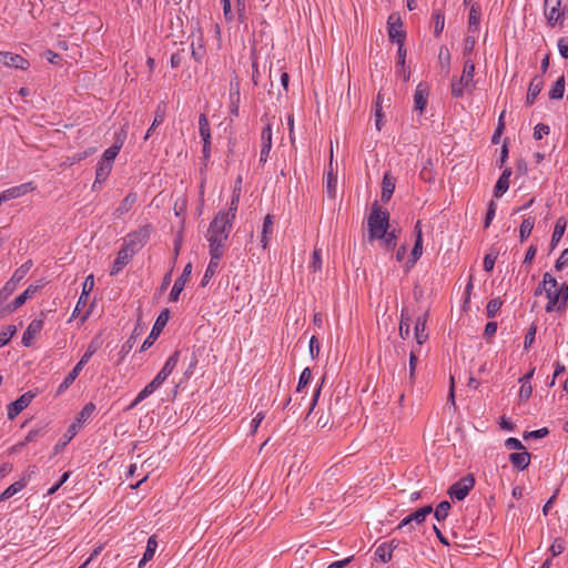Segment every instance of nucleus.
I'll use <instances>...</instances> for the list:
<instances>
[{
  "label": "nucleus",
  "instance_id": "nucleus-43",
  "mask_svg": "<svg viewBox=\"0 0 568 568\" xmlns=\"http://www.w3.org/2000/svg\"><path fill=\"white\" fill-rule=\"evenodd\" d=\"M452 508V505L448 500H443L438 504V506L436 507V509L434 510L433 509V513H434V517L438 520V521H442V520H445L448 516V511L449 509Z\"/></svg>",
  "mask_w": 568,
  "mask_h": 568
},
{
  "label": "nucleus",
  "instance_id": "nucleus-23",
  "mask_svg": "<svg viewBox=\"0 0 568 568\" xmlns=\"http://www.w3.org/2000/svg\"><path fill=\"white\" fill-rule=\"evenodd\" d=\"M531 455L527 452L511 453L509 460L518 470H525L530 464Z\"/></svg>",
  "mask_w": 568,
  "mask_h": 568
},
{
  "label": "nucleus",
  "instance_id": "nucleus-15",
  "mask_svg": "<svg viewBox=\"0 0 568 568\" xmlns=\"http://www.w3.org/2000/svg\"><path fill=\"white\" fill-rule=\"evenodd\" d=\"M429 90L427 84L420 82L417 84L414 93V110L423 113L427 106Z\"/></svg>",
  "mask_w": 568,
  "mask_h": 568
},
{
  "label": "nucleus",
  "instance_id": "nucleus-46",
  "mask_svg": "<svg viewBox=\"0 0 568 568\" xmlns=\"http://www.w3.org/2000/svg\"><path fill=\"white\" fill-rule=\"evenodd\" d=\"M95 408L97 407L92 402L85 404L77 416V423L80 424L87 422L93 415Z\"/></svg>",
  "mask_w": 568,
  "mask_h": 568
},
{
  "label": "nucleus",
  "instance_id": "nucleus-49",
  "mask_svg": "<svg viewBox=\"0 0 568 568\" xmlns=\"http://www.w3.org/2000/svg\"><path fill=\"white\" fill-rule=\"evenodd\" d=\"M503 305L499 297L491 298L486 306V315L488 318H494Z\"/></svg>",
  "mask_w": 568,
  "mask_h": 568
},
{
  "label": "nucleus",
  "instance_id": "nucleus-18",
  "mask_svg": "<svg viewBox=\"0 0 568 568\" xmlns=\"http://www.w3.org/2000/svg\"><path fill=\"white\" fill-rule=\"evenodd\" d=\"M36 189L32 182H27L17 186H12L2 192V197H4L6 202L18 199L29 192H32Z\"/></svg>",
  "mask_w": 568,
  "mask_h": 568
},
{
  "label": "nucleus",
  "instance_id": "nucleus-36",
  "mask_svg": "<svg viewBox=\"0 0 568 568\" xmlns=\"http://www.w3.org/2000/svg\"><path fill=\"white\" fill-rule=\"evenodd\" d=\"M158 548V541L154 536H151L148 539L146 548L143 554V558L139 562V568L143 567L149 560H151L155 554Z\"/></svg>",
  "mask_w": 568,
  "mask_h": 568
},
{
  "label": "nucleus",
  "instance_id": "nucleus-38",
  "mask_svg": "<svg viewBox=\"0 0 568 568\" xmlns=\"http://www.w3.org/2000/svg\"><path fill=\"white\" fill-rule=\"evenodd\" d=\"M432 513V505H426L410 513L409 516L413 523H415L416 525H422L426 520L427 516H429Z\"/></svg>",
  "mask_w": 568,
  "mask_h": 568
},
{
  "label": "nucleus",
  "instance_id": "nucleus-41",
  "mask_svg": "<svg viewBox=\"0 0 568 568\" xmlns=\"http://www.w3.org/2000/svg\"><path fill=\"white\" fill-rule=\"evenodd\" d=\"M240 195H241V187L235 186L231 202H230L229 210L224 211V214H226L227 217L232 219L233 221H234L236 212H237Z\"/></svg>",
  "mask_w": 568,
  "mask_h": 568
},
{
  "label": "nucleus",
  "instance_id": "nucleus-39",
  "mask_svg": "<svg viewBox=\"0 0 568 568\" xmlns=\"http://www.w3.org/2000/svg\"><path fill=\"white\" fill-rule=\"evenodd\" d=\"M564 93H565V77L561 75L555 81L548 95H549V99H551V100H559V99H562Z\"/></svg>",
  "mask_w": 568,
  "mask_h": 568
},
{
  "label": "nucleus",
  "instance_id": "nucleus-24",
  "mask_svg": "<svg viewBox=\"0 0 568 568\" xmlns=\"http://www.w3.org/2000/svg\"><path fill=\"white\" fill-rule=\"evenodd\" d=\"M426 322L427 313H425L422 316H418L415 322V338L418 345H422L428 338V334L426 333Z\"/></svg>",
  "mask_w": 568,
  "mask_h": 568
},
{
  "label": "nucleus",
  "instance_id": "nucleus-55",
  "mask_svg": "<svg viewBox=\"0 0 568 568\" xmlns=\"http://www.w3.org/2000/svg\"><path fill=\"white\" fill-rule=\"evenodd\" d=\"M204 54L205 48L201 42L197 45L194 42L191 43V55L196 62H202Z\"/></svg>",
  "mask_w": 568,
  "mask_h": 568
},
{
  "label": "nucleus",
  "instance_id": "nucleus-52",
  "mask_svg": "<svg viewBox=\"0 0 568 568\" xmlns=\"http://www.w3.org/2000/svg\"><path fill=\"white\" fill-rule=\"evenodd\" d=\"M337 178L332 172L326 178V193L328 197L335 199L336 196Z\"/></svg>",
  "mask_w": 568,
  "mask_h": 568
},
{
  "label": "nucleus",
  "instance_id": "nucleus-9",
  "mask_svg": "<svg viewBox=\"0 0 568 568\" xmlns=\"http://www.w3.org/2000/svg\"><path fill=\"white\" fill-rule=\"evenodd\" d=\"M169 320H170V311L168 308H164L158 316V318L151 329V333L143 342L141 349H140L141 352L146 351L149 347H151L153 345V343L156 341V338L159 337V335L165 327Z\"/></svg>",
  "mask_w": 568,
  "mask_h": 568
},
{
  "label": "nucleus",
  "instance_id": "nucleus-22",
  "mask_svg": "<svg viewBox=\"0 0 568 568\" xmlns=\"http://www.w3.org/2000/svg\"><path fill=\"white\" fill-rule=\"evenodd\" d=\"M480 6L475 2L470 6L469 16H468V32L475 33L479 29L480 23Z\"/></svg>",
  "mask_w": 568,
  "mask_h": 568
},
{
  "label": "nucleus",
  "instance_id": "nucleus-11",
  "mask_svg": "<svg viewBox=\"0 0 568 568\" xmlns=\"http://www.w3.org/2000/svg\"><path fill=\"white\" fill-rule=\"evenodd\" d=\"M36 397V393L29 390L22 394L18 399L8 405V418L14 419L23 409H26L32 399Z\"/></svg>",
  "mask_w": 568,
  "mask_h": 568
},
{
  "label": "nucleus",
  "instance_id": "nucleus-45",
  "mask_svg": "<svg viewBox=\"0 0 568 568\" xmlns=\"http://www.w3.org/2000/svg\"><path fill=\"white\" fill-rule=\"evenodd\" d=\"M32 261L28 260L26 263H23L19 268L14 271L13 275L11 276V280H13L17 284L21 282L32 267Z\"/></svg>",
  "mask_w": 568,
  "mask_h": 568
},
{
  "label": "nucleus",
  "instance_id": "nucleus-17",
  "mask_svg": "<svg viewBox=\"0 0 568 568\" xmlns=\"http://www.w3.org/2000/svg\"><path fill=\"white\" fill-rule=\"evenodd\" d=\"M43 321L40 318H34L31 321V323L28 325L27 329L24 331L22 335L21 343L23 346L29 347L32 344V341L34 339L36 335L41 332L43 328Z\"/></svg>",
  "mask_w": 568,
  "mask_h": 568
},
{
  "label": "nucleus",
  "instance_id": "nucleus-37",
  "mask_svg": "<svg viewBox=\"0 0 568 568\" xmlns=\"http://www.w3.org/2000/svg\"><path fill=\"white\" fill-rule=\"evenodd\" d=\"M136 202V194L129 193L120 203L118 209L115 210V214L118 217L122 216L123 214L128 213L134 203Z\"/></svg>",
  "mask_w": 568,
  "mask_h": 568
},
{
  "label": "nucleus",
  "instance_id": "nucleus-56",
  "mask_svg": "<svg viewBox=\"0 0 568 568\" xmlns=\"http://www.w3.org/2000/svg\"><path fill=\"white\" fill-rule=\"evenodd\" d=\"M180 357V352L175 351L165 362L164 366L162 367L163 371L172 374L173 369L175 368Z\"/></svg>",
  "mask_w": 568,
  "mask_h": 568
},
{
  "label": "nucleus",
  "instance_id": "nucleus-12",
  "mask_svg": "<svg viewBox=\"0 0 568 568\" xmlns=\"http://www.w3.org/2000/svg\"><path fill=\"white\" fill-rule=\"evenodd\" d=\"M0 63L20 70H27L30 67V62L22 55L12 52L0 51Z\"/></svg>",
  "mask_w": 568,
  "mask_h": 568
},
{
  "label": "nucleus",
  "instance_id": "nucleus-47",
  "mask_svg": "<svg viewBox=\"0 0 568 568\" xmlns=\"http://www.w3.org/2000/svg\"><path fill=\"white\" fill-rule=\"evenodd\" d=\"M375 556L382 562H388L392 559V548L386 542H383L376 548Z\"/></svg>",
  "mask_w": 568,
  "mask_h": 568
},
{
  "label": "nucleus",
  "instance_id": "nucleus-42",
  "mask_svg": "<svg viewBox=\"0 0 568 568\" xmlns=\"http://www.w3.org/2000/svg\"><path fill=\"white\" fill-rule=\"evenodd\" d=\"M534 225H535V217L528 216V217L524 219V221L519 227L520 242L526 241L530 236Z\"/></svg>",
  "mask_w": 568,
  "mask_h": 568
},
{
  "label": "nucleus",
  "instance_id": "nucleus-44",
  "mask_svg": "<svg viewBox=\"0 0 568 568\" xmlns=\"http://www.w3.org/2000/svg\"><path fill=\"white\" fill-rule=\"evenodd\" d=\"M382 102H383V95H382V92L379 91L378 94H377V98H376V101H375V126L377 129V131H381L382 130V126H383V111H382Z\"/></svg>",
  "mask_w": 568,
  "mask_h": 568
},
{
  "label": "nucleus",
  "instance_id": "nucleus-4",
  "mask_svg": "<svg viewBox=\"0 0 568 568\" xmlns=\"http://www.w3.org/2000/svg\"><path fill=\"white\" fill-rule=\"evenodd\" d=\"M95 352L97 347L90 344L85 353L82 355L81 359L78 362V364L72 368V371L65 376L63 382L59 385L57 389V395H61L73 384V382L77 379L80 372L82 371L83 366L90 361V358L93 356Z\"/></svg>",
  "mask_w": 568,
  "mask_h": 568
},
{
  "label": "nucleus",
  "instance_id": "nucleus-57",
  "mask_svg": "<svg viewBox=\"0 0 568 568\" xmlns=\"http://www.w3.org/2000/svg\"><path fill=\"white\" fill-rule=\"evenodd\" d=\"M312 379V371L311 368L306 367L303 369V372L300 375L298 384H297V392H301Z\"/></svg>",
  "mask_w": 568,
  "mask_h": 568
},
{
  "label": "nucleus",
  "instance_id": "nucleus-35",
  "mask_svg": "<svg viewBox=\"0 0 568 568\" xmlns=\"http://www.w3.org/2000/svg\"><path fill=\"white\" fill-rule=\"evenodd\" d=\"M434 36L439 37L445 27V14L442 9H433Z\"/></svg>",
  "mask_w": 568,
  "mask_h": 568
},
{
  "label": "nucleus",
  "instance_id": "nucleus-50",
  "mask_svg": "<svg viewBox=\"0 0 568 568\" xmlns=\"http://www.w3.org/2000/svg\"><path fill=\"white\" fill-rule=\"evenodd\" d=\"M308 267L313 272H318L322 270V250L321 248H317V247L314 248Z\"/></svg>",
  "mask_w": 568,
  "mask_h": 568
},
{
  "label": "nucleus",
  "instance_id": "nucleus-30",
  "mask_svg": "<svg viewBox=\"0 0 568 568\" xmlns=\"http://www.w3.org/2000/svg\"><path fill=\"white\" fill-rule=\"evenodd\" d=\"M397 231L393 229L392 231H385V234L381 237H375V240L382 241V246L387 251H393L397 244Z\"/></svg>",
  "mask_w": 568,
  "mask_h": 568
},
{
  "label": "nucleus",
  "instance_id": "nucleus-10",
  "mask_svg": "<svg viewBox=\"0 0 568 568\" xmlns=\"http://www.w3.org/2000/svg\"><path fill=\"white\" fill-rule=\"evenodd\" d=\"M402 20L397 13H392L387 20L388 38L390 41L399 43L405 42L406 33L402 29Z\"/></svg>",
  "mask_w": 568,
  "mask_h": 568
},
{
  "label": "nucleus",
  "instance_id": "nucleus-1",
  "mask_svg": "<svg viewBox=\"0 0 568 568\" xmlns=\"http://www.w3.org/2000/svg\"><path fill=\"white\" fill-rule=\"evenodd\" d=\"M232 225L233 220L227 217L224 211L217 212L207 230L206 239L209 241L210 251L223 253Z\"/></svg>",
  "mask_w": 568,
  "mask_h": 568
},
{
  "label": "nucleus",
  "instance_id": "nucleus-54",
  "mask_svg": "<svg viewBox=\"0 0 568 568\" xmlns=\"http://www.w3.org/2000/svg\"><path fill=\"white\" fill-rule=\"evenodd\" d=\"M509 189V181L499 176L494 189V196L500 197Z\"/></svg>",
  "mask_w": 568,
  "mask_h": 568
},
{
  "label": "nucleus",
  "instance_id": "nucleus-33",
  "mask_svg": "<svg viewBox=\"0 0 568 568\" xmlns=\"http://www.w3.org/2000/svg\"><path fill=\"white\" fill-rule=\"evenodd\" d=\"M17 288V283L13 281V280H9L4 285L3 287L0 290V310H2V307H6V305H3V303L8 300V297L16 291ZM8 314L7 312L4 311H0V315H6Z\"/></svg>",
  "mask_w": 568,
  "mask_h": 568
},
{
  "label": "nucleus",
  "instance_id": "nucleus-25",
  "mask_svg": "<svg viewBox=\"0 0 568 568\" xmlns=\"http://www.w3.org/2000/svg\"><path fill=\"white\" fill-rule=\"evenodd\" d=\"M112 166L113 165L108 164V163L102 162V161L98 162L97 170H95V180H94L93 185H92L93 190L97 189L98 184H102L108 179V176L111 173Z\"/></svg>",
  "mask_w": 568,
  "mask_h": 568
},
{
  "label": "nucleus",
  "instance_id": "nucleus-53",
  "mask_svg": "<svg viewBox=\"0 0 568 568\" xmlns=\"http://www.w3.org/2000/svg\"><path fill=\"white\" fill-rule=\"evenodd\" d=\"M16 332L17 328L13 325H9L6 327V329L0 332V347L7 345L12 338V336L16 334Z\"/></svg>",
  "mask_w": 568,
  "mask_h": 568
},
{
  "label": "nucleus",
  "instance_id": "nucleus-3",
  "mask_svg": "<svg viewBox=\"0 0 568 568\" xmlns=\"http://www.w3.org/2000/svg\"><path fill=\"white\" fill-rule=\"evenodd\" d=\"M368 225V237L369 241H374L375 237H381L385 234V231L389 229V213L375 203L372 206V212L367 220Z\"/></svg>",
  "mask_w": 568,
  "mask_h": 568
},
{
  "label": "nucleus",
  "instance_id": "nucleus-7",
  "mask_svg": "<svg viewBox=\"0 0 568 568\" xmlns=\"http://www.w3.org/2000/svg\"><path fill=\"white\" fill-rule=\"evenodd\" d=\"M474 486L475 478L473 475H467L454 483L447 493L453 499L464 500Z\"/></svg>",
  "mask_w": 568,
  "mask_h": 568
},
{
  "label": "nucleus",
  "instance_id": "nucleus-31",
  "mask_svg": "<svg viewBox=\"0 0 568 568\" xmlns=\"http://www.w3.org/2000/svg\"><path fill=\"white\" fill-rule=\"evenodd\" d=\"M164 118H165V106L163 103H160L156 109H155V115H154V120L151 124V126L149 128V130L146 131V134L144 136V140H148L151 134L153 133V131L163 123L164 121Z\"/></svg>",
  "mask_w": 568,
  "mask_h": 568
},
{
  "label": "nucleus",
  "instance_id": "nucleus-13",
  "mask_svg": "<svg viewBox=\"0 0 568 568\" xmlns=\"http://www.w3.org/2000/svg\"><path fill=\"white\" fill-rule=\"evenodd\" d=\"M191 272H192V264L187 263L184 266V270H183L182 274L180 275V277H178L173 284V287L170 293L171 302H176L179 300L180 294L184 290L185 283L189 281Z\"/></svg>",
  "mask_w": 568,
  "mask_h": 568
},
{
  "label": "nucleus",
  "instance_id": "nucleus-62",
  "mask_svg": "<svg viewBox=\"0 0 568 568\" xmlns=\"http://www.w3.org/2000/svg\"><path fill=\"white\" fill-rule=\"evenodd\" d=\"M496 260H497V253L490 252V253L486 254L484 257V261H483L484 270L486 272H491L494 270Z\"/></svg>",
  "mask_w": 568,
  "mask_h": 568
},
{
  "label": "nucleus",
  "instance_id": "nucleus-21",
  "mask_svg": "<svg viewBox=\"0 0 568 568\" xmlns=\"http://www.w3.org/2000/svg\"><path fill=\"white\" fill-rule=\"evenodd\" d=\"M143 333V327L141 326L140 324V317L138 318V323L131 334V336L124 342V344L122 345L121 347V351H120V355H121V358L123 359L129 353L130 351L133 348V346L135 345V342H136V338Z\"/></svg>",
  "mask_w": 568,
  "mask_h": 568
},
{
  "label": "nucleus",
  "instance_id": "nucleus-14",
  "mask_svg": "<svg viewBox=\"0 0 568 568\" xmlns=\"http://www.w3.org/2000/svg\"><path fill=\"white\" fill-rule=\"evenodd\" d=\"M261 141L260 163L264 164L266 163L272 149V125L270 123L263 128L261 132Z\"/></svg>",
  "mask_w": 568,
  "mask_h": 568
},
{
  "label": "nucleus",
  "instance_id": "nucleus-48",
  "mask_svg": "<svg viewBox=\"0 0 568 568\" xmlns=\"http://www.w3.org/2000/svg\"><path fill=\"white\" fill-rule=\"evenodd\" d=\"M410 332V320L406 315L405 311H402L400 314V323H399V335L403 339H406L409 336Z\"/></svg>",
  "mask_w": 568,
  "mask_h": 568
},
{
  "label": "nucleus",
  "instance_id": "nucleus-61",
  "mask_svg": "<svg viewBox=\"0 0 568 568\" xmlns=\"http://www.w3.org/2000/svg\"><path fill=\"white\" fill-rule=\"evenodd\" d=\"M541 285L545 291L547 288L557 290L558 282L549 272H546L542 276Z\"/></svg>",
  "mask_w": 568,
  "mask_h": 568
},
{
  "label": "nucleus",
  "instance_id": "nucleus-8",
  "mask_svg": "<svg viewBox=\"0 0 568 568\" xmlns=\"http://www.w3.org/2000/svg\"><path fill=\"white\" fill-rule=\"evenodd\" d=\"M44 287L43 280L38 281L34 284H30L20 295H18L12 303L7 304L6 307H2L1 311H4L7 313H12L19 307H21L27 300L33 297V295Z\"/></svg>",
  "mask_w": 568,
  "mask_h": 568
},
{
  "label": "nucleus",
  "instance_id": "nucleus-26",
  "mask_svg": "<svg viewBox=\"0 0 568 568\" xmlns=\"http://www.w3.org/2000/svg\"><path fill=\"white\" fill-rule=\"evenodd\" d=\"M395 191V178L389 173H385L383 178L382 195L383 202H388Z\"/></svg>",
  "mask_w": 568,
  "mask_h": 568
},
{
  "label": "nucleus",
  "instance_id": "nucleus-40",
  "mask_svg": "<svg viewBox=\"0 0 568 568\" xmlns=\"http://www.w3.org/2000/svg\"><path fill=\"white\" fill-rule=\"evenodd\" d=\"M121 148H122V142L116 141L112 146L108 148L103 152L100 161L113 165V161L116 158V155L119 154Z\"/></svg>",
  "mask_w": 568,
  "mask_h": 568
},
{
  "label": "nucleus",
  "instance_id": "nucleus-2",
  "mask_svg": "<svg viewBox=\"0 0 568 568\" xmlns=\"http://www.w3.org/2000/svg\"><path fill=\"white\" fill-rule=\"evenodd\" d=\"M475 77V62L473 58H467L464 61L462 75L452 80V95L454 98H463L465 91L471 92L476 88Z\"/></svg>",
  "mask_w": 568,
  "mask_h": 568
},
{
  "label": "nucleus",
  "instance_id": "nucleus-20",
  "mask_svg": "<svg viewBox=\"0 0 568 568\" xmlns=\"http://www.w3.org/2000/svg\"><path fill=\"white\" fill-rule=\"evenodd\" d=\"M544 88V79L541 75H536L531 79L527 95H526V105L530 106L535 103L537 97L541 92Z\"/></svg>",
  "mask_w": 568,
  "mask_h": 568
},
{
  "label": "nucleus",
  "instance_id": "nucleus-34",
  "mask_svg": "<svg viewBox=\"0 0 568 568\" xmlns=\"http://www.w3.org/2000/svg\"><path fill=\"white\" fill-rule=\"evenodd\" d=\"M423 254V239L418 236L415 239V243L410 253L408 261L406 262V267L409 270L415 265V263L420 258Z\"/></svg>",
  "mask_w": 568,
  "mask_h": 568
},
{
  "label": "nucleus",
  "instance_id": "nucleus-29",
  "mask_svg": "<svg viewBox=\"0 0 568 568\" xmlns=\"http://www.w3.org/2000/svg\"><path fill=\"white\" fill-rule=\"evenodd\" d=\"M566 227H567L566 219L562 216L557 219L555 227H554V232L551 235V242H550L551 248H555L557 246V244L560 242V240L562 239V236L565 234Z\"/></svg>",
  "mask_w": 568,
  "mask_h": 568
},
{
  "label": "nucleus",
  "instance_id": "nucleus-64",
  "mask_svg": "<svg viewBox=\"0 0 568 568\" xmlns=\"http://www.w3.org/2000/svg\"><path fill=\"white\" fill-rule=\"evenodd\" d=\"M568 264V248H565L555 263L556 271H561Z\"/></svg>",
  "mask_w": 568,
  "mask_h": 568
},
{
  "label": "nucleus",
  "instance_id": "nucleus-19",
  "mask_svg": "<svg viewBox=\"0 0 568 568\" xmlns=\"http://www.w3.org/2000/svg\"><path fill=\"white\" fill-rule=\"evenodd\" d=\"M210 256H211V260H210V263L204 272L203 278L201 281V286H206L207 283L210 282V280L214 276V274L217 271L220 260L223 256V253L210 251Z\"/></svg>",
  "mask_w": 568,
  "mask_h": 568
},
{
  "label": "nucleus",
  "instance_id": "nucleus-51",
  "mask_svg": "<svg viewBox=\"0 0 568 568\" xmlns=\"http://www.w3.org/2000/svg\"><path fill=\"white\" fill-rule=\"evenodd\" d=\"M476 44V38L471 34H467L464 40L463 55L465 59L471 58Z\"/></svg>",
  "mask_w": 568,
  "mask_h": 568
},
{
  "label": "nucleus",
  "instance_id": "nucleus-59",
  "mask_svg": "<svg viewBox=\"0 0 568 568\" xmlns=\"http://www.w3.org/2000/svg\"><path fill=\"white\" fill-rule=\"evenodd\" d=\"M559 295H560V303L558 305V312L565 311L568 302V284L562 283L561 286L558 288Z\"/></svg>",
  "mask_w": 568,
  "mask_h": 568
},
{
  "label": "nucleus",
  "instance_id": "nucleus-16",
  "mask_svg": "<svg viewBox=\"0 0 568 568\" xmlns=\"http://www.w3.org/2000/svg\"><path fill=\"white\" fill-rule=\"evenodd\" d=\"M133 255L134 254L132 252H130L128 248L122 246L119 250L116 258L113 262V265L110 271V275L114 276V275L119 274L128 265V263L132 260Z\"/></svg>",
  "mask_w": 568,
  "mask_h": 568
},
{
  "label": "nucleus",
  "instance_id": "nucleus-5",
  "mask_svg": "<svg viewBox=\"0 0 568 568\" xmlns=\"http://www.w3.org/2000/svg\"><path fill=\"white\" fill-rule=\"evenodd\" d=\"M152 232L151 225H143L139 227V230L128 234V236L124 240V243L122 246L128 248L130 252L135 254L138 251H140L148 240L150 239Z\"/></svg>",
  "mask_w": 568,
  "mask_h": 568
},
{
  "label": "nucleus",
  "instance_id": "nucleus-60",
  "mask_svg": "<svg viewBox=\"0 0 568 568\" xmlns=\"http://www.w3.org/2000/svg\"><path fill=\"white\" fill-rule=\"evenodd\" d=\"M93 285H94V277L91 274V275H89L85 278V281L83 283L82 293H81V296H80V302L87 301V297L90 294V292L92 291Z\"/></svg>",
  "mask_w": 568,
  "mask_h": 568
},
{
  "label": "nucleus",
  "instance_id": "nucleus-27",
  "mask_svg": "<svg viewBox=\"0 0 568 568\" xmlns=\"http://www.w3.org/2000/svg\"><path fill=\"white\" fill-rule=\"evenodd\" d=\"M27 485H28V480H27L26 477H23L20 480L11 484L8 488H6L0 494V503L11 498L12 496H14L19 491H21Z\"/></svg>",
  "mask_w": 568,
  "mask_h": 568
},
{
  "label": "nucleus",
  "instance_id": "nucleus-58",
  "mask_svg": "<svg viewBox=\"0 0 568 568\" xmlns=\"http://www.w3.org/2000/svg\"><path fill=\"white\" fill-rule=\"evenodd\" d=\"M154 390L150 388V385L148 384L134 398V400L130 404L129 409L134 408L139 403L144 400L146 397H149L151 394H153Z\"/></svg>",
  "mask_w": 568,
  "mask_h": 568
},
{
  "label": "nucleus",
  "instance_id": "nucleus-6",
  "mask_svg": "<svg viewBox=\"0 0 568 568\" xmlns=\"http://www.w3.org/2000/svg\"><path fill=\"white\" fill-rule=\"evenodd\" d=\"M562 0H545L544 14L547 24L551 28L562 26L565 21V9L561 7Z\"/></svg>",
  "mask_w": 568,
  "mask_h": 568
},
{
  "label": "nucleus",
  "instance_id": "nucleus-28",
  "mask_svg": "<svg viewBox=\"0 0 568 568\" xmlns=\"http://www.w3.org/2000/svg\"><path fill=\"white\" fill-rule=\"evenodd\" d=\"M199 132L202 138L203 145H211L210 121L204 113H201L199 116Z\"/></svg>",
  "mask_w": 568,
  "mask_h": 568
},
{
  "label": "nucleus",
  "instance_id": "nucleus-63",
  "mask_svg": "<svg viewBox=\"0 0 568 568\" xmlns=\"http://www.w3.org/2000/svg\"><path fill=\"white\" fill-rule=\"evenodd\" d=\"M536 332H537V327H536L535 324H532L528 328V331H527V333L525 335V341H524V348L525 349H528L532 345V343L535 342Z\"/></svg>",
  "mask_w": 568,
  "mask_h": 568
},
{
  "label": "nucleus",
  "instance_id": "nucleus-32",
  "mask_svg": "<svg viewBox=\"0 0 568 568\" xmlns=\"http://www.w3.org/2000/svg\"><path fill=\"white\" fill-rule=\"evenodd\" d=\"M240 106V87L239 83H231L230 88V112L237 116Z\"/></svg>",
  "mask_w": 568,
  "mask_h": 568
}]
</instances>
